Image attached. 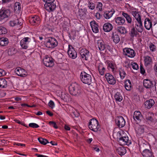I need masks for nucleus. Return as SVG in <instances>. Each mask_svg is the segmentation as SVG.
Segmentation results:
<instances>
[{
    "mask_svg": "<svg viewBox=\"0 0 157 157\" xmlns=\"http://www.w3.org/2000/svg\"><path fill=\"white\" fill-rule=\"evenodd\" d=\"M144 58L145 65L147 66L150 64L152 61L151 58L148 56H146Z\"/></svg>",
    "mask_w": 157,
    "mask_h": 157,
    "instance_id": "obj_35",
    "label": "nucleus"
},
{
    "mask_svg": "<svg viewBox=\"0 0 157 157\" xmlns=\"http://www.w3.org/2000/svg\"><path fill=\"white\" fill-rule=\"evenodd\" d=\"M7 33L6 29L3 26H0V34H6Z\"/></svg>",
    "mask_w": 157,
    "mask_h": 157,
    "instance_id": "obj_42",
    "label": "nucleus"
},
{
    "mask_svg": "<svg viewBox=\"0 0 157 157\" xmlns=\"http://www.w3.org/2000/svg\"><path fill=\"white\" fill-rule=\"evenodd\" d=\"M142 154L144 157H151L152 155V153L151 151L146 149L143 150Z\"/></svg>",
    "mask_w": 157,
    "mask_h": 157,
    "instance_id": "obj_24",
    "label": "nucleus"
},
{
    "mask_svg": "<svg viewBox=\"0 0 157 157\" xmlns=\"http://www.w3.org/2000/svg\"><path fill=\"white\" fill-rule=\"evenodd\" d=\"M14 121L19 124H21V125H23V123L21 122L20 121L18 120H14Z\"/></svg>",
    "mask_w": 157,
    "mask_h": 157,
    "instance_id": "obj_63",
    "label": "nucleus"
},
{
    "mask_svg": "<svg viewBox=\"0 0 157 157\" xmlns=\"http://www.w3.org/2000/svg\"><path fill=\"white\" fill-rule=\"evenodd\" d=\"M122 15L126 18L128 23L130 24L132 22V19L128 13L123 12L122 13Z\"/></svg>",
    "mask_w": 157,
    "mask_h": 157,
    "instance_id": "obj_32",
    "label": "nucleus"
},
{
    "mask_svg": "<svg viewBox=\"0 0 157 157\" xmlns=\"http://www.w3.org/2000/svg\"><path fill=\"white\" fill-rule=\"evenodd\" d=\"M98 69L99 74L101 75H104L105 71V67L102 66H100L98 67Z\"/></svg>",
    "mask_w": 157,
    "mask_h": 157,
    "instance_id": "obj_39",
    "label": "nucleus"
},
{
    "mask_svg": "<svg viewBox=\"0 0 157 157\" xmlns=\"http://www.w3.org/2000/svg\"><path fill=\"white\" fill-rule=\"evenodd\" d=\"M116 124L119 128H122L125 124V121L122 116H117L115 120Z\"/></svg>",
    "mask_w": 157,
    "mask_h": 157,
    "instance_id": "obj_6",
    "label": "nucleus"
},
{
    "mask_svg": "<svg viewBox=\"0 0 157 157\" xmlns=\"http://www.w3.org/2000/svg\"><path fill=\"white\" fill-rule=\"evenodd\" d=\"M6 75V73L5 71L2 69H0V76H4Z\"/></svg>",
    "mask_w": 157,
    "mask_h": 157,
    "instance_id": "obj_53",
    "label": "nucleus"
},
{
    "mask_svg": "<svg viewBox=\"0 0 157 157\" xmlns=\"http://www.w3.org/2000/svg\"><path fill=\"white\" fill-rule=\"evenodd\" d=\"M8 39L6 37L0 38V45L2 46H6L8 43Z\"/></svg>",
    "mask_w": 157,
    "mask_h": 157,
    "instance_id": "obj_29",
    "label": "nucleus"
},
{
    "mask_svg": "<svg viewBox=\"0 0 157 157\" xmlns=\"http://www.w3.org/2000/svg\"><path fill=\"white\" fill-rule=\"evenodd\" d=\"M88 126L90 129L94 132L100 130L99 129L100 126L98 125V121L95 119H91Z\"/></svg>",
    "mask_w": 157,
    "mask_h": 157,
    "instance_id": "obj_4",
    "label": "nucleus"
},
{
    "mask_svg": "<svg viewBox=\"0 0 157 157\" xmlns=\"http://www.w3.org/2000/svg\"><path fill=\"white\" fill-rule=\"evenodd\" d=\"M117 30L118 32L121 33H126V30L125 28L124 27H119L117 28Z\"/></svg>",
    "mask_w": 157,
    "mask_h": 157,
    "instance_id": "obj_40",
    "label": "nucleus"
},
{
    "mask_svg": "<svg viewBox=\"0 0 157 157\" xmlns=\"http://www.w3.org/2000/svg\"><path fill=\"white\" fill-rule=\"evenodd\" d=\"M144 132V128L143 126H140L138 130V132L140 134H142Z\"/></svg>",
    "mask_w": 157,
    "mask_h": 157,
    "instance_id": "obj_46",
    "label": "nucleus"
},
{
    "mask_svg": "<svg viewBox=\"0 0 157 157\" xmlns=\"http://www.w3.org/2000/svg\"><path fill=\"white\" fill-rule=\"evenodd\" d=\"M80 53L82 58H84L86 60H88L90 58V55L89 51L86 49H81Z\"/></svg>",
    "mask_w": 157,
    "mask_h": 157,
    "instance_id": "obj_7",
    "label": "nucleus"
},
{
    "mask_svg": "<svg viewBox=\"0 0 157 157\" xmlns=\"http://www.w3.org/2000/svg\"><path fill=\"white\" fill-rule=\"evenodd\" d=\"M58 45V42L56 39L53 37H50L47 39L45 45L47 48H53Z\"/></svg>",
    "mask_w": 157,
    "mask_h": 157,
    "instance_id": "obj_5",
    "label": "nucleus"
},
{
    "mask_svg": "<svg viewBox=\"0 0 157 157\" xmlns=\"http://www.w3.org/2000/svg\"><path fill=\"white\" fill-rule=\"evenodd\" d=\"M105 78L108 83L110 84H114L116 83V80L113 76L109 73H107L105 75Z\"/></svg>",
    "mask_w": 157,
    "mask_h": 157,
    "instance_id": "obj_17",
    "label": "nucleus"
},
{
    "mask_svg": "<svg viewBox=\"0 0 157 157\" xmlns=\"http://www.w3.org/2000/svg\"><path fill=\"white\" fill-rule=\"evenodd\" d=\"M126 75V73L124 71L121 70L120 71V75L121 78H124L125 77Z\"/></svg>",
    "mask_w": 157,
    "mask_h": 157,
    "instance_id": "obj_47",
    "label": "nucleus"
},
{
    "mask_svg": "<svg viewBox=\"0 0 157 157\" xmlns=\"http://www.w3.org/2000/svg\"><path fill=\"white\" fill-rule=\"evenodd\" d=\"M144 27L147 30H149L152 27V23L148 18H146L144 21Z\"/></svg>",
    "mask_w": 157,
    "mask_h": 157,
    "instance_id": "obj_19",
    "label": "nucleus"
},
{
    "mask_svg": "<svg viewBox=\"0 0 157 157\" xmlns=\"http://www.w3.org/2000/svg\"><path fill=\"white\" fill-rule=\"evenodd\" d=\"M154 101L152 99H150L147 100L144 103L145 107L147 109H150L154 105Z\"/></svg>",
    "mask_w": 157,
    "mask_h": 157,
    "instance_id": "obj_26",
    "label": "nucleus"
},
{
    "mask_svg": "<svg viewBox=\"0 0 157 157\" xmlns=\"http://www.w3.org/2000/svg\"><path fill=\"white\" fill-rule=\"evenodd\" d=\"M69 89L70 94L74 96L79 95L81 93L80 86L76 83L72 84Z\"/></svg>",
    "mask_w": 157,
    "mask_h": 157,
    "instance_id": "obj_2",
    "label": "nucleus"
},
{
    "mask_svg": "<svg viewBox=\"0 0 157 157\" xmlns=\"http://www.w3.org/2000/svg\"><path fill=\"white\" fill-rule=\"evenodd\" d=\"M133 118L134 121L138 124L143 120V117L140 111H135L134 113Z\"/></svg>",
    "mask_w": 157,
    "mask_h": 157,
    "instance_id": "obj_8",
    "label": "nucleus"
},
{
    "mask_svg": "<svg viewBox=\"0 0 157 157\" xmlns=\"http://www.w3.org/2000/svg\"><path fill=\"white\" fill-rule=\"evenodd\" d=\"M44 2H45V3L49 2V3H54V2L55 0H43Z\"/></svg>",
    "mask_w": 157,
    "mask_h": 157,
    "instance_id": "obj_58",
    "label": "nucleus"
},
{
    "mask_svg": "<svg viewBox=\"0 0 157 157\" xmlns=\"http://www.w3.org/2000/svg\"><path fill=\"white\" fill-rule=\"evenodd\" d=\"M38 140L40 143L43 145H45L49 143V142L47 139L41 137L38 138Z\"/></svg>",
    "mask_w": 157,
    "mask_h": 157,
    "instance_id": "obj_38",
    "label": "nucleus"
},
{
    "mask_svg": "<svg viewBox=\"0 0 157 157\" xmlns=\"http://www.w3.org/2000/svg\"><path fill=\"white\" fill-rule=\"evenodd\" d=\"M113 41L116 44L118 43L120 41V38L118 35L117 34L113 33V36H112Z\"/></svg>",
    "mask_w": 157,
    "mask_h": 157,
    "instance_id": "obj_36",
    "label": "nucleus"
},
{
    "mask_svg": "<svg viewBox=\"0 0 157 157\" xmlns=\"http://www.w3.org/2000/svg\"><path fill=\"white\" fill-rule=\"evenodd\" d=\"M44 65L47 67H51L54 65V62L52 58L46 56L43 60Z\"/></svg>",
    "mask_w": 157,
    "mask_h": 157,
    "instance_id": "obj_11",
    "label": "nucleus"
},
{
    "mask_svg": "<svg viewBox=\"0 0 157 157\" xmlns=\"http://www.w3.org/2000/svg\"><path fill=\"white\" fill-rule=\"evenodd\" d=\"M115 99L117 101H121L123 99L122 96L119 92H117L114 96Z\"/></svg>",
    "mask_w": 157,
    "mask_h": 157,
    "instance_id": "obj_37",
    "label": "nucleus"
},
{
    "mask_svg": "<svg viewBox=\"0 0 157 157\" xmlns=\"http://www.w3.org/2000/svg\"><path fill=\"white\" fill-rule=\"evenodd\" d=\"M48 105L52 109L54 106V102L52 101L51 100L48 103Z\"/></svg>",
    "mask_w": 157,
    "mask_h": 157,
    "instance_id": "obj_52",
    "label": "nucleus"
},
{
    "mask_svg": "<svg viewBox=\"0 0 157 157\" xmlns=\"http://www.w3.org/2000/svg\"><path fill=\"white\" fill-rule=\"evenodd\" d=\"M106 45L103 40H98L97 42L96 45L98 47L100 51H105Z\"/></svg>",
    "mask_w": 157,
    "mask_h": 157,
    "instance_id": "obj_18",
    "label": "nucleus"
},
{
    "mask_svg": "<svg viewBox=\"0 0 157 157\" xmlns=\"http://www.w3.org/2000/svg\"><path fill=\"white\" fill-rule=\"evenodd\" d=\"M124 54L128 57L133 58L135 56L134 51L130 48H125L123 49Z\"/></svg>",
    "mask_w": 157,
    "mask_h": 157,
    "instance_id": "obj_10",
    "label": "nucleus"
},
{
    "mask_svg": "<svg viewBox=\"0 0 157 157\" xmlns=\"http://www.w3.org/2000/svg\"><path fill=\"white\" fill-rule=\"evenodd\" d=\"M7 86V82L6 79L3 78H0V87L5 88Z\"/></svg>",
    "mask_w": 157,
    "mask_h": 157,
    "instance_id": "obj_33",
    "label": "nucleus"
},
{
    "mask_svg": "<svg viewBox=\"0 0 157 157\" xmlns=\"http://www.w3.org/2000/svg\"><path fill=\"white\" fill-rule=\"evenodd\" d=\"M94 7L95 6L93 3H90V5L89 6V8L91 10H93L94 8Z\"/></svg>",
    "mask_w": 157,
    "mask_h": 157,
    "instance_id": "obj_55",
    "label": "nucleus"
},
{
    "mask_svg": "<svg viewBox=\"0 0 157 157\" xmlns=\"http://www.w3.org/2000/svg\"><path fill=\"white\" fill-rule=\"evenodd\" d=\"M95 16L98 19H100L101 17V16L100 13H96Z\"/></svg>",
    "mask_w": 157,
    "mask_h": 157,
    "instance_id": "obj_56",
    "label": "nucleus"
},
{
    "mask_svg": "<svg viewBox=\"0 0 157 157\" xmlns=\"http://www.w3.org/2000/svg\"><path fill=\"white\" fill-rule=\"evenodd\" d=\"M49 124L53 126L55 128H57L58 127L55 122L53 121H50L49 123Z\"/></svg>",
    "mask_w": 157,
    "mask_h": 157,
    "instance_id": "obj_50",
    "label": "nucleus"
},
{
    "mask_svg": "<svg viewBox=\"0 0 157 157\" xmlns=\"http://www.w3.org/2000/svg\"><path fill=\"white\" fill-rule=\"evenodd\" d=\"M73 116H74L75 117H78L79 115V113L77 112H74L73 113Z\"/></svg>",
    "mask_w": 157,
    "mask_h": 157,
    "instance_id": "obj_59",
    "label": "nucleus"
},
{
    "mask_svg": "<svg viewBox=\"0 0 157 157\" xmlns=\"http://www.w3.org/2000/svg\"><path fill=\"white\" fill-rule=\"evenodd\" d=\"M8 52L9 55H13L15 53L14 48H9L8 49Z\"/></svg>",
    "mask_w": 157,
    "mask_h": 157,
    "instance_id": "obj_45",
    "label": "nucleus"
},
{
    "mask_svg": "<svg viewBox=\"0 0 157 157\" xmlns=\"http://www.w3.org/2000/svg\"><path fill=\"white\" fill-rule=\"evenodd\" d=\"M140 73L144 75L145 73V71L144 68L143 67L142 65H140Z\"/></svg>",
    "mask_w": 157,
    "mask_h": 157,
    "instance_id": "obj_54",
    "label": "nucleus"
},
{
    "mask_svg": "<svg viewBox=\"0 0 157 157\" xmlns=\"http://www.w3.org/2000/svg\"><path fill=\"white\" fill-rule=\"evenodd\" d=\"M124 87L127 90L129 91L131 90V83L129 80L127 79L125 81L124 84Z\"/></svg>",
    "mask_w": 157,
    "mask_h": 157,
    "instance_id": "obj_30",
    "label": "nucleus"
},
{
    "mask_svg": "<svg viewBox=\"0 0 157 157\" xmlns=\"http://www.w3.org/2000/svg\"><path fill=\"white\" fill-rule=\"evenodd\" d=\"M29 126L33 128H37L39 126L37 124L34 123H31L29 124Z\"/></svg>",
    "mask_w": 157,
    "mask_h": 157,
    "instance_id": "obj_49",
    "label": "nucleus"
},
{
    "mask_svg": "<svg viewBox=\"0 0 157 157\" xmlns=\"http://www.w3.org/2000/svg\"><path fill=\"white\" fill-rule=\"evenodd\" d=\"M10 25L11 26H14L16 25H21V22H19V20L17 18L15 20L10 21Z\"/></svg>",
    "mask_w": 157,
    "mask_h": 157,
    "instance_id": "obj_31",
    "label": "nucleus"
},
{
    "mask_svg": "<svg viewBox=\"0 0 157 157\" xmlns=\"http://www.w3.org/2000/svg\"><path fill=\"white\" fill-rule=\"evenodd\" d=\"M46 112V113L50 116H52L53 115V113L51 112L50 111H47Z\"/></svg>",
    "mask_w": 157,
    "mask_h": 157,
    "instance_id": "obj_60",
    "label": "nucleus"
},
{
    "mask_svg": "<svg viewBox=\"0 0 157 157\" xmlns=\"http://www.w3.org/2000/svg\"><path fill=\"white\" fill-rule=\"evenodd\" d=\"M132 68L135 70H137L138 69V66L137 64L135 63L132 62L131 64Z\"/></svg>",
    "mask_w": 157,
    "mask_h": 157,
    "instance_id": "obj_48",
    "label": "nucleus"
},
{
    "mask_svg": "<svg viewBox=\"0 0 157 157\" xmlns=\"http://www.w3.org/2000/svg\"><path fill=\"white\" fill-rule=\"evenodd\" d=\"M137 32L136 30L135 27H133L131 30L130 36L132 37L134 36H136L137 34Z\"/></svg>",
    "mask_w": 157,
    "mask_h": 157,
    "instance_id": "obj_41",
    "label": "nucleus"
},
{
    "mask_svg": "<svg viewBox=\"0 0 157 157\" xmlns=\"http://www.w3.org/2000/svg\"><path fill=\"white\" fill-rule=\"evenodd\" d=\"M68 55L73 59H75L77 56V53L71 45H69V50L67 52Z\"/></svg>",
    "mask_w": 157,
    "mask_h": 157,
    "instance_id": "obj_13",
    "label": "nucleus"
},
{
    "mask_svg": "<svg viewBox=\"0 0 157 157\" xmlns=\"http://www.w3.org/2000/svg\"><path fill=\"white\" fill-rule=\"evenodd\" d=\"M20 45L22 48L26 49L28 47L29 45H31V43L25 42L24 44H20Z\"/></svg>",
    "mask_w": 157,
    "mask_h": 157,
    "instance_id": "obj_44",
    "label": "nucleus"
},
{
    "mask_svg": "<svg viewBox=\"0 0 157 157\" xmlns=\"http://www.w3.org/2000/svg\"><path fill=\"white\" fill-rule=\"evenodd\" d=\"M115 22L117 25H123L125 22L124 18L122 17H119L115 18Z\"/></svg>",
    "mask_w": 157,
    "mask_h": 157,
    "instance_id": "obj_25",
    "label": "nucleus"
},
{
    "mask_svg": "<svg viewBox=\"0 0 157 157\" xmlns=\"http://www.w3.org/2000/svg\"><path fill=\"white\" fill-rule=\"evenodd\" d=\"M29 22L32 25H37L40 22V19L39 16L35 15L30 18Z\"/></svg>",
    "mask_w": 157,
    "mask_h": 157,
    "instance_id": "obj_12",
    "label": "nucleus"
},
{
    "mask_svg": "<svg viewBox=\"0 0 157 157\" xmlns=\"http://www.w3.org/2000/svg\"><path fill=\"white\" fill-rule=\"evenodd\" d=\"M64 128L66 130H70V128L67 125H65Z\"/></svg>",
    "mask_w": 157,
    "mask_h": 157,
    "instance_id": "obj_62",
    "label": "nucleus"
},
{
    "mask_svg": "<svg viewBox=\"0 0 157 157\" xmlns=\"http://www.w3.org/2000/svg\"><path fill=\"white\" fill-rule=\"evenodd\" d=\"M115 12L113 9H112L110 11H106L104 14V17L106 19H109L112 17Z\"/></svg>",
    "mask_w": 157,
    "mask_h": 157,
    "instance_id": "obj_20",
    "label": "nucleus"
},
{
    "mask_svg": "<svg viewBox=\"0 0 157 157\" xmlns=\"http://www.w3.org/2000/svg\"><path fill=\"white\" fill-rule=\"evenodd\" d=\"M117 135L118 136L117 138V141L120 145L121 146L129 145L131 144V140L129 139L127 136H122L121 132H118Z\"/></svg>",
    "mask_w": 157,
    "mask_h": 157,
    "instance_id": "obj_1",
    "label": "nucleus"
},
{
    "mask_svg": "<svg viewBox=\"0 0 157 157\" xmlns=\"http://www.w3.org/2000/svg\"><path fill=\"white\" fill-rule=\"evenodd\" d=\"M81 81L84 83L89 85L92 83V77L91 76L85 72H81L80 75Z\"/></svg>",
    "mask_w": 157,
    "mask_h": 157,
    "instance_id": "obj_3",
    "label": "nucleus"
},
{
    "mask_svg": "<svg viewBox=\"0 0 157 157\" xmlns=\"http://www.w3.org/2000/svg\"><path fill=\"white\" fill-rule=\"evenodd\" d=\"M113 27L112 25L109 23H105L103 26V29L104 31L106 32L110 31L112 30Z\"/></svg>",
    "mask_w": 157,
    "mask_h": 157,
    "instance_id": "obj_23",
    "label": "nucleus"
},
{
    "mask_svg": "<svg viewBox=\"0 0 157 157\" xmlns=\"http://www.w3.org/2000/svg\"><path fill=\"white\" fill-rule=\"evenodd\" d=\"M143 83L144 86L146 88H150L153 86L152 82L148 79L144 80Z\"/></svg>",
    "mask_w": 157,
    "mask_h": 157,
    "instance_id": "obj_22",
    "label": "nucleus"
},
{
    "mask_svg": "<svg viewBox=\"0 0 157 157\" xmlns=\"http://www.w3.org/2000/svg\"><path fill=\"white\" fill-rule=\"evenodd\" d=\"M117 152L120 155H123L126 152V149L124 147H119L116 150Z\"/></svg>",
    "mask_w": 157,
    "mask_h": 157,
    "instance_id": "obj_27",
    "label": "nucleus"
},
{
    "mask_svg": "<svg viewBox=\"0 0 157 157\" xmlns=\"http://www.w3.org/2000/svg\"><path fill=\"white\" fill-rule=\"evenodd\" d=\"M138 12L136 11H133L132 12V14L135 18H136V16L137 14H138Z\"/></svg>",
    "mask_w": 157,
    "mask_h": 157,
    "instance_id": "obj_57",
    "label": "nucleus"
},
{
    "mask_svg": "<svg viewBox=\"0 0 157 157\" xmlns=\"http://www.w3.org/2000/svg\"><path fill=\"white\" fill-rule=\"evenodd\" d=\"M15 72L18 76L21 77H25L26 75L25 70L20 67H17L15 70Z\"/></svg>",
    "mask_w": 157,
    "mask_h": 157,
    "instance_id": "obj_16",
    "label": "nucleus"
},
{
    "mask_svg": "<svg viewBox=\"0 0 157 157\" xmlns=\"http://www.w3.org/2000/svg\"><path fill=\"white\" fill-rule=\"evenodd\" d=\"M105 46V51H107V50H108L109 51H110V46L109 45L106 44Z\"/></svg>",
    "mask_w": 157,
    "mask_h": 157,
    "instance_id": "obj_61",
    "label": "nucleus"
},
{
    "mask_svg": "<svg viewBox=\"0 0 157 157\" xmlns=\"http://www.w3.org/2000/svg\"><path fill=\"white\" fill-rule=\"evenodd\" d=\"M154 69L155 72H157V63H155V65L154 67Z\"/></svg>",
    "mask_w": 157,
    "mask_h": 157,
    "instance_id": "obj_64",
    "label": "nucleus"
},
{
    "mask_svg": "<svg viewBox=\"0 0 157 157\" xmlns=\"http://www.w3.org/2000/svg\"><path fill=\"white\" fill-rule=\"evenodd\" d=\"M90 25L92 29L93 32L95 33H98L99 30L98 29V25L96 23L95 21H92L90 22Z\"/></svg>",
    "mask_w": 157,
    "mask_h": 157,
    "instance_id": "obj_21",
    "label": "nucleus"
},
{
    "mask_svg": "<svg viewBox=\"0 0 157 157\" xmlns=\"http://www.w3.org/2000/svg\"><path fill=\"white\" fill-rule=\"evenodd\" d=\"M30 39L29 37H25L22 39L20 41V44H24L25 42L30 43Z\"/></svg>",
    "mask_w": 157,
    "mask_h": 157,
    "instance_id": "obj_43",
    "label": "nucleus"
},
{
    "mask_svg": "<svg viewBox=\"0 0 157 157\" xmlns=\"http://www.w3.org/2000/svg\"><path fill=\"white\" fill-rule=\"evenodd\" d=\"M44 6L46 10L48 11H52L56 8V5L54 3H46Z\"/></svg>",
    "mask_w": 157,
    "mask_h": 157,
    "instance_id": "obj_15",
    "label": "nucleus"
},
{
    "mask_svg": "<svg viewBox=\"0 0 157 157\" xmlns=\"http://www.w3.org/2000/svg\"><path fill=\"white\" fill-rule=\"evenodd\" d=\"M149 47L151 51L153 52L155 50V46L154 44H151Z\"/></svg>",
    "mask_w": 157,
    "mask_h": 157,
    "instance_id": "obj_51",
    "label": "nucleus"
},
{
    "mask_svg": "<svg viewBox=\"0 0 157 157\" xmlns=\"http://www.w3.org/2000/svg\"><path fill=\"white\" fill-rule=\"evenodd\" d=\"M21 4L18 2H16L14 5V10L16 12H19L21 10Z\"/></svg>",
    "mask_w": 157,
    "mask_h": 157,
    "instance_id": "obj_34",
    "label": "nucleus"
},
{
    "mask_svg": "<svg viewBox=\"0 0 157 157\" xmlns=\"http://www.w3.org/2000/svg\"><path fill=\"white\" fill-rule=\"evenodd\" d=\"M140 17L138 18H137L136 19L137 23L136 24V30L139 32L141 33L143 31V26L142 25V23L141 20V16H139Z\"/></svg>",
    "mask_w": 157,
    "mask_h": 157,
    "instance_id": "obj_9",
    "label": "nucleus"
},
{
    "mask_svg": "<svg viewBox=\"0 0 157 157\" xmlns=\"http://www.w3.org/2000/svg\"><path fill=\"white\" fill-rule=\"evenodd\" d=\"M10 14V11L8 9H1L0 10V19H3L7 17Z\"/></svg>",
    "mask_w": 157,
    "mask_h": 157,
    "instance_id": "obj_14",
    "label": "nucleus"
},
{
    "mask_svg": "<svg viewBox=\"0 0 157 157\" xmlns=\"http://www.w3.org/2000/svg\"><path fill=\"white\" fill-rule=\"evenodd\" d=\"M146 119L147 121L152 122L154 120V114L149 112H146L145 113Z\"/></svg>",
    "mask_w": 157,
    "mask_h": 157,
    "instance_id": "obj_28",
    "label": "nucleus"
}]
</instances>
